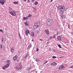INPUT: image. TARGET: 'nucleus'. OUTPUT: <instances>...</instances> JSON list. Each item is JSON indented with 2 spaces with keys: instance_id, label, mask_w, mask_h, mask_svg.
<instances>
[{
  "instance_id": "f257e3e1",
  "label": "nucleus",
  "mask_w": 73,
  "mask_h": 73,
  "mask_svg": "<svg viewBox=\"0 0 73 73\" xmlns=\"http://www.w3.org/2000/svg\"><path fill=\"white\" fill-rule=\"evenodd\" d=\"M58 9L60 10V13L61 15H62L63 13H64V11H65V7L63 6L62 7L61 6H59L58 7Z\"/></svg>"
},
{
  "instance_id": "f03ea898",
  "label": "nucleus",
  "mask_w": 73,
  "mask_h": 73,
  "mask_svg": "<svg viewBox=\"0 0 73 73\" xmlns=\"http://www.w3.org/2000/svg\"><path fill=\"white\" fill-rule=\"evenodd\" d=\"M53 19H49L47 20L46 23L47 24L48 27L50 26V25H52V24L53 23Z\"/></svg>"
},
{
  "instance_id": "7ed1b4c3",
  "label": "nucleus",
  "mask_w": 73,
  "mask_h": 73,
  "mask_svg": "<svg viewBox=\"0 0 73 73\" xmlns=\"http://www.w3.org/2000/svg\"><path fill=\"white\" fill-rule=\"evenodd\" d=\"M9 13H10L11 15L13 16H15L16 15V12L15 11H11L9 12Z\"/></svg>"
},
{
  "instance_id": "20e7f679",
  "label": "nucleus",
  "mask_w": 73,
  "mask_h": 73,
  "mask_svg": "<svg viewBox=\"0 0 73 73\" xmlns=\"http://www.w3.org/2000/svg\"><path fill=\"white\" fill-rule=\"evenodd\" d=\"M5 3V0H0V4H1L2 5H4V3Z\"/></svg>"
},
{
  "instance_id": "39448f33",
  "label": "nucleus",
  "mask_w": 73,
  "mask_h": 73,
  "mask_svg": "<svg viewBox=\"0 0 73 73\" xmlns=\"http://www.w3.org/2000/svg\"><path fill=\"white\" fill-rule=\"evenodd\" d=\"M25 33H26V36H28V33L30 34V33L29 32V30H27L25 31Z\"/></svg>"
},
{
  "instance_id": "423d86ee",
  "label": "nucleus",
  "mask_w": 73,
  "mask_h": 73,
  "mask_svg": "<svg viewBox=\"0 0 73 73\" xmlns=\"http://www.w3.org/2000/svg\"><path fill=\"white\" fill-rule=\"evenodd\" d=\"M50 64V65H51V66H54V65H57V64L55 62H54Z\"/></svg>"
},
{
  "instance_id": "0eeeda50",
  "label": "nucleus",
  "mask_w": 73,
  "mask_h": 73,
  "mask_svg": "<svg viewBox=\"0 0 73 73\" xmlns=\"http://www.w3.org/2000/svg\"><path fill=\"white\" fill-rule=\"evenodd\" d=\"M17 55H16L13 58V60L14 61H16L17 59Z\"/></svg>"
},
{
  "instance_id": "6e6552de",
  "label": "nucleus",
  "mask_w": 73,
  "mask_h": 73,
  "mask_svg": "<svg viewBox=\"0 0 73 73\" xmlns=\"http://www.w3.org/2000/svg\"><path fill=\"white\" fill-rule=\"evenodd\" d=\"M29 23L28 21H27L25 23V24L26 26H28V25H29Z\"/></svg>"
},
{
  "instance_id": "1a4fd4ad",
  "label": "nucleus",
  "mask_w": 73,
  "mask_h": 73,
  "mask_svg": "<svg viewBox=\"0 0 73 73\" xmlns=\"http://www.w3.org/2000/svg\"><path fill=\"white\" fill-rule=\"evenodd\" d=\"M45 32L46 34L47 35H49V31H48V30H45Z\"/></svg>"
},
{
  "instance_id": "9d476101",
  "label": "nucleus",
  "mask_w": 73,
  "mask_h": 73,
  "mask_svg": "<svg viewBox=\"0 0 73 73\" xmlns=\"http://www.w3.org/2000/svg\"><path fill=\"white\" fill-rule=\"evenodd\" d=\"M39 26L37 25L36 24H35V25L34 26V28L35 29H37L38 28Z\"/></svg>"
},
{
  "instance_id": "9b49d317",
  "label": "nucleus",
  "mask_w": 73,
  "mask_h": 73,
  "mask_svg": "<svg viewBox=\"0 0 73 73\" xmlns=\"http://www.w3.org/2000/svg\"><path fill=\"white\" fill-rule=\"evenodd\" d=\"M65 68V67L64 66L62 65L61 66L59 67V70L62 69V68Z\"/></svg>"
},
{
  "instance_id": "f8f14e48",
  "label": "nucleus",
  "mask_w": 73,
  "mask_h": 73,
  "mask_svg": "<svg viewBox=\"0 0 73 73\" xmlns=\"http://www.w3.org/2000/svg\"><path fill=\"white\" fill-rule=\"evenodd\" d=\"M32 46V44H31L30 45H29V46L27 47V49H30L31 48V47Z\"/></svg>"
},
{
  "instance_id": "ddd939ff",
  "label": "nucleus",
  "mask_w": 73,
  "mask_h": 73,
  "mask_svg": "<svg viewBox=\"0 0 73 73\" xmlns=\"http://www.w3.org/2000/svg\"><path fill=\"white\" fill-rule=\"evenodd\" d=\"M28 17H24L23 18V20H28Z\"/></svg>"
},
{
  "instance_id": "4468645a",
  "label": "nucleus",
  "mask_w": 73,
  "mask_h": 73,
  "mask_svg": "<svg viewBox=\"0 0 73 73\" xmlns=\"http://www.w3.org/2000/svg\"><path fill=\"white\" fill-rule=\"evenodd\" d=\"M35 24H37V25H38L39 26H40V21H38Z\"/></svg>"
},
{
  "instance_id": "2eb2a0df",
  "label": "nucleus",
  "mask_w": 73,
  "mask_h": 73,
  "mask_svg": "<svg viewBox=\"0 0 73 73\" xmlns=\"http://www.w3.org/2000/svg\"><path fill=\"white\" fill-rule=\"evenodd\" d=\"M57 39H58V40H61V36H58Z\"/></svg>"
},
{
  "instance_id": "dca6fc26",
  "label": "nucleus",
  "mask_w": 73,
  "mask_h": 73,
  "mask_svg": "<svg viewBox=\"0 0 73 73\" xmlns=\"http://www.w3.org/2000/svg\"><path fill=\"white\" fill-rule=\"evenodd\" d=\"M31 36L32 37H34L35 36V34L34 33H33V32H31Z\"/></svg>"
},
{
  "instance_id": "f3484780",
  "label": "nucleus",
  "mask_w": 73,
  "mask_h": 73,
  "mask_svg": "<svg viewBox=\"0 0 73 73\" xmlns=\"http://www.w3.org/2000/svg\"><path fill=\"white\" fill-rule=\"evenodd\" d=\"M9 63H8L5 66L6 67V68H8L9 67Z\"/></svg>"
},
{
  "instance_id": "a211bd4d",
  "label": "nucleus",
  "mask_w": 73,
  "mask_h": 73,
  "mask_svg": "<svg viewBox=\"0 0 73 73\" xmlns=\"http://www.w3.org/2000/svg\"><path fill=\"white\" fill-rule=\"evenodd\" d=\"M11 52H14V48H12L11 49Z\"/></svg>"
},
{
  "instance_id": "6ab92c4d",
  "label": "nucleus",
  "mask_w": 73,
  "mask_h": 73,
  "mask_svg": "<svg viewBox=\"0 0 73 73\" xmlns=\"http://www.w3.org/2000/svg\"><path fill=\"white\" fill-rule=\"evenodd\" d=\"M28 56H29V54H27L25 56L24 58H25V59H26V58H27V57H28Z\"/></svg>"
},
{
  "instance_id": "aec40b11",
  "label": "nucleus",
  "mask_w": 73,
  "mask_h": 73,
  "mask_svg": "<svg viewBox=\"0 0 73 73\" xmlns=\"http://www.w3.org/2000/svg\"><path fill=\"white\" fill-rule=\"evenodd\" d=\"M14 4H18V2H16V1H15L13 2Z\"/></svg>"
},
{
  "instance_id": "412c9836",
  "label": "nucleus",
  "mask_w": 73,
  "mask_h": 73,
  "mask_svg": "<svg viewBox=\"0 0 73 73\" xmlns=\"http://www.w3.org/2000/svg\"><path fill=\"white\" fill-rule=\"evenodd\" d=\"M6 67L5 66H4L3 67H2V69H3V70H5V68H6Z\"/></svg>"
},
{
  "instance_id": "4be33fe9",
  "label": "nucleus",
  "mask_w": 73,
  "mask_h": 73,
  "mask_svg": "<svg viewBox=\"0 0 73 73\" xmlns=\"http://www.w3.org/2000/svg\"><path fill=\"white\" fill-rule=\"evenodd\" d=\"M34 4L35 5H37L38 4V2L37 1H36L35 3Z\"/></svg>"
},
{
  "instance_id": "5701e85b",
  "label": "nucleus",
  "mask_w": 73,
  "mask_h": 73,
  "mask_svg": "<svg viewBox=\"0 0 73 73\" xmlns=\"http://www.w3.org/2000/svg\"><path fill=\"white\" fill-rule=\"evenodd\" d=\"M60 16L62 19L64 18V15H62V14H61V15H60Z\"/></svg>"
},
{
  "instance_id": "b1692460",
  "label": "nucleus",
  "mask_w": 73,
  "mask_h": 73,
  "mask_svg": "<svg viewBox=\"0 0 73 73\" xmlns=\"http://www.w3.org/2000/svg\"><path fill=\"white\" fill-rule=\"evenodd\" d=\"M16 70H19V68L18 67H16Z\"/></svg>"
},
{
  "instance_id": "393cba45",
  "label": "nucleus",
  "mask_w": 73,
  "mask_h": 73,
  "mask_svg": "<svg viewBox=\"0 0 73 73\" xmlns=\"http://www.w3.org/2000/svg\"><path fill=\"white\" fill-rule=\"evenodd\" d=\"M39 59H36V62H38V61H39Z\"/></svg>"
},
{
  "instance_id": "a878e982",
  "label": "nucleus",
  "mask_w": 73,
  "mask_h": 73,
  "mask_svg": "<svg viewBox=\"0 0 73 73\" xmlns=\"http://www.w3.org/2000/svg\"><path fill=\"white\" fill-rule=\"evenodd\" d=\"M58 47H59V48H61V45H60L58 44Z\"/></svg>"
},
{
  "instance_id": "bb28decb",
  "label": "nucleus",
  "mask_w": 73,
  "mask_h": 73,
  "mask_svg": "<svg viewBox=\"0 0 73 73\" xmlns=\"http://www.w3.org/2000/svg\"><path fill=\"white\" fill-rule=\"evenodd\" d=\"M7 64H9V62H10L9 61V60H7Z\"/></svg>"
},
{
  "instance_id": "cd10ccee",
  "label": "nucleus",
  "mask_w": 73,
  "mask_h": 73,
  "mask_svg": "<svg viewBox=\"0 0 73 73\" xmlns=\"http://www.w3.org/2000/svg\"><path fill=\"white\" fill-rule=\"evenodd\" d=\"M32 17V15H29L28 16H27V17Z\"/></svg>"
},
{
  "instance_id": "c85d7f7f",
  "label": "nucleus",
  "mask_w": 73,
  "mask_h": 73,
  "mask_svg": "<svg viewBox=\"0 0 73 73\" xmlns=\"http://www.w3.org/2000/svg\"><path fill=\"white\" fill-rule=\"evenodd\" d=\"M19 38L20 39V40H22V38L21 37V36H19Z\"/></svg>"
},
{
  "instance_id": "c756f323",
  "label": "nucleus",
  "mask_w": 73,
  "mask_h": 73,
  "mask_svg": "<svg viewBox=\"0 0 73 73\" xmlns=\"http://www.w3.org/2000/svg\"><path fill=\"white\" fill-rule=\"evenodd\" d=\"M52 58H56V57L54 56L52 57Z\"/></svg>"
},
{
  "instance_id": "7c9ffc66",
  "label": "nucleus",
  "mask_w": 73,
  "mask_h": 73,
  "mask_svg": "<svg viewBox=\"0 0 73 73\" xmlns=\"http://www.w3.org/2000/svg\"><path fill=\"white\" fill-rule=\"evenodd\" d=\"M0 32H3V31L1 29H0Z\"/></svg>"
},
{
  "instance_id": "2f4dec72",
  "label": "nucleus",
  "mask_w": 73,
  "mask_h": 73,
  "mask_svg": "<svg viewBox=\"0 0 73 73\" xmlns=\"http://www.w3.org/2000/svg\"><path fill=\"white\" fill-rule=\"evenodd\" d=\"M56 36V34H55V35H54L53 36V38H55V36Z\"/></svg>"
},
{
  "instance_id": "473e14b6",
  "label": "nucleus",
  "mask_w": 73,
  "mask_h": 73,
  "mask_svg": "<svg viewBox=\"0 0 73 73\" xmlns=\"http://www.w3.org/2000/svg\"><path fill=\"white\" fill-rule=\"evenodd\" d=\"M3 48V46L2 45H1L0 46V48Z\"/></svg>"
},
{
  "instance_id": "72a5a7b5",
  "label": "nucleus",
  "mask_w": 73,
  "mask_h": 73,
  "mask_svg": "<svg viewBox=\"0 0 73 73\" xmlns=\"http://www.w3.org/2000/svg\"><path fill=\"white\" fill-rule=\"evenodd\" d=\"M36 52H38V48H37L36 50Z\"/></svg>"
},
{
  "instance_id": "f704fd0d",
  "label": "nucleus",
  "mask_w": 73,
  "mask_h": 73,
  "mask_svg": "<svg viewBox=\"0 0 73 73\" xmlns=\"http://www.w3.org/2000/svg\"><path fill=\"white\" fill-rule=\"evenodd\" d=\"M52 36H50V40H51V39H52Z\"/></svg>"
},
{
  "instance_id": "c9c22d12",
  "label": "nucleus",
  "mask_w": 73,
  "mask_h": 73,
  "mask_svg": "<svg viewBox=\"0 0 73 73\" xmlns=\"http://www.w3.org/2000/svg\"><path fill=\"white\" fill-rule=\"evenodd\" d=\"M19 60H17V62H19Z\"/></svg>"
},
{
  "instance_id": "e433bc0d",
  "label": "nucleus",
  "mask_w": 73,
  "mask_h": 73,
  "mask_svg": "<svg viewBox=\"0 0 73 73\" xmlns=\"http://www.w3.org/2000/svg\"><path fill=\"white\" fill-rule=\"evenodd\" d=\"M19 69H21V66H20Z\"/></svg>"
},
{
  "instance_id": "4c0bfd02",
  "label": "nucleus",
  "mask_w": 73,
  "mask_h": 73,
  "mask_svg": "<svg viewBox=\"0 0 73 73\" xmlns=\"http://www.w3.org/2000/svg\"><path fill=\"white\" fill-rule=\"evenodd\" d=\"M28 1L29 3H30V1L29 0H28Z\"/></svg>"
},
{
  "instance_id": "58836bf2",
  "label": "nucleus",
  "mask_w": 73,
  "mask_h": 73,
  "mask_svg": "<svg viewBox=\"0 0 73 73\" xmlns=\"http://www.w3.org/2000/svg\"><path fill=\"white\" fill-rule=\"evenodd\" d=\"M4 41V39H3L2 40V42H3Z\"/></svg>"
},
{
  "instance_id": "ea45409f",
  "label": "nucleus",
  "mask_w": 73,
  "mask_h": 73,
  "mask_svg": "<svg viewBox=\"0 0 73 73\" xmlns=\"http://www.w3.org/2000/svg\"><path fill=\"white\" fill-rule=\"evenodd\" d=\"M10 9L11 10H12V8H11V7H9Z\"/></svg>"
},
{
  "instance_id": "a19ab883",
  "label": "nucleus",
  "mask_w": 73,
  "mask_h": 73,
  "mask_svg": "<svg viewBox=\"0 0 73 73\" xmlns=\"http://www.w3.org/2000/svg\"><path fill=\"white\" fill-rule=\"evenodd\" d=\"M40 41H42V40L41 39H40Z\"/></svg>"
},
{
  "instance_id": "79ce46f5",
  "label": "nucleus",
  "mask_w": 73,
  "mask_h": 73,
  "mask_svg": "<svg viewBox=\"0 0 73 73\" xmlns=\"http://www.w3.org/2000/svg\"><path fill=\"white\" fill-rule=\"evenodd\" d=\"M47 62L48 61H46L45 62H46V63H47Z\"/></svg>"
},
{
  "instance_id": "37998d69",
  "label": "nucleus",
  "mask_w": 73,
  "mask_h": 73,
  "mask_svg": "<svg viewBox=\"0 0 73 73\" xmlns=\"http://www.w3.org/2000/svg\"><path fill=\"white\" fill-rule=\"evenodd\" d=\"M47 44H49V42H47Z\"/></svg>"
},
{
  "instance_id": "c03bdc74",
  "label": "nucleus",
  "mask_w": 73,
  "mask_h": 73,
  "mask_svg": "<svg viewBox=\"0 0 73 73\" xmlns=\"http://www.w3.org/2000/svg\"><path fill=\"white\" fill-rule=\"evenodd\" d=\"M70 68H73V66H72L70 67Z\"/></svg>"
},
{
  "instance_id": "a18cd8bd",
  "label": "nucleus",
  "mask_w": 73,
  "mask_h": 73,
  "mask_svg": "<svg viewBox=\"0 0 73 73\" xmlns=\"http://www.w3.org/2000/svg\"><path fill=\"white\" fill-rule=\"evenodd\" d=\"M51 0V1H50V2H52L53 0Z\"/></svg>"
},
{
  "instance_id": "49530a36",
  "label": "nucleus",
  "mask_w": 73,
  "mask_h": 73,
  "mask_svg": "<svg viewBox=\"0 0 73 73\" xmlns=\"http://www.w3.org/2000/svg\"><path fill=\"white\" fill-rule=\"evenodd\" d=\"M32 41L33 42V41H34V40H32Z\"/></svg>"
},
{
  "instance_id": "de8ad7c7",
  "label": "nucleus",
  "mask_w": 73,
  "mask_h": 73,
  "mask_svg": "<svg viewBox=\"0 0 73 73\" xmlns=\"http://www.w3.org/2000/svg\"><path fill=\"white\" fill-rule=\"evenodd\" d=\"M59 58H61V57H59Z\"/></svg>"
},
{
  "instance_id": "09e8293b",
  "label": "nucleus",
  "mask_w": 73,
  "mask_h": 73,
  "mask_svg": "<svg viewBox=\"0 0 73 73\" xmlns=\"http://www.w3.org/2000/svg\"><path fill=\"white\" fill-rule=\"evenodd\" d=\"M46 62H44V64H46Z\"/></svg>"
},
{
  "instance_id": "8fccbe9b",
  "label": "nucleus",
  "mask_w": 73,
  "mask_h": 73,
  "mask_svg": "<svg viewBox=\"0 0 73 73\" xmlns=\"http://www.w3.org/2000/svg\"><path fill=\"white\" fill-rule=\"evenodd\" d=\"M25 1H26V0H24Z\"/></svg>"
},
{
  "instance_id": "3c124183",
  "label": "nucleus",
  "mask_w": 73,
  "mask_h": 73,
  "mask_svg": "<svg viewBox=\"0 0 73 73\" xmlns=\"http://www.w3.org/2000/svg\"><path fill=\"white\" fill-rule=\"evenodd\" d=\"M32 1H34V0H32Z\"/></svg>"
},
{
  "instance_id": "603ef678",
  "label": "nucleus",
  "mask_w": 73,
  "mask_h": 73,
  "mask_svg": "<svg viewBox=\"0 0 73 73\" xmlns=\"http://www.w3.org/2000/svg\"><path fill=\"white\" fill-rule=\"evenodd\" d=\"M19 37H20V34L19 35Z\"/></svg>"
},
{
  "instance_id": "864d4df0",
  "label": "nucleus",
  "mask_w": 73,
  "mask_h": 73,
  "mask_svg": "<svg viewBox=\"0 0 73 73\" xmlns=\"http://www.w3.org/2000/svg\"><path fill=\"white\" fill-rule=\"evenodd\" d=\"M62 58H63L62 56Z\"/></svg>"
}]
</instances>
